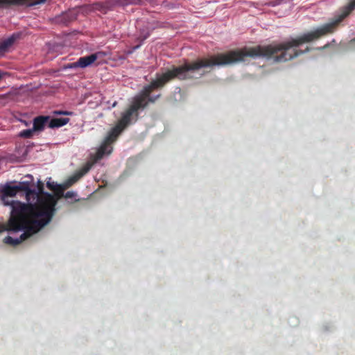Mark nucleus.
<instances>
[{"mask_svg": "<svg viewBox=\"0 0 355 355\" xmlns=\"http://www.w3.org/2000/svg\"><path fill=\"white\" fill-rule=\"evenodd\" d=\"M48 117L39 116L34 119L33 128L35 132L41 131L43 130L45 121L48 119Z\"/></svg>", "mask_w": 355, "mask_h": 355, "instance_id": "obj_6", "label": "nucleus"}, {"mask_svg": "<svg viewBox=\"0 0 355 355\" xmlns=\"http://www.w3.org/2000/svg\"><path fill=\"white\" fill-rule=\"evenodd\" d=\"M76 196H77V194L73 191H68L64 195V197L66 198H76Z\"/></svg>", "mask_w": 355, "mask_h": 355, "instance_id": "obj_11", "label": "nucleus"}, {"mask_svg": "<svg viewBox=\"0 0 355 355\" xmlns=\"http://www.w3.org/2000/svg\"><path fill=\"white\" fill-rule=\"evenodd\" d=\"M34 132H35V131L33 129H29V130H24V131L21 132L19 133V136L22 137L29 138L33 135Z\"/></svg>", "mask_w": 355, "mask_h": 355, "instance_id": "obj_9", "label": "nucleus"}, {"mask_svg": "<svg viewBox=\"0 0 355 355\" xmlns=\"http://www.w3.org/2000/svg\"><path fill=\"white\" fill-rule=\"evenodd\" d=\"M0 200L3 205L12 207L8 220L9 229L25 230L19 238L6 237L5 243L17 245L39 231L35 217V202H40V199L36 191L30 188L28 182L0 186Z\"/></svg>", "mask_w": 355, "mask_h": 355, "instance_id": "obj_2", "label": "nucleus"}, {"mask_svg": "<svg viewBox=\"0 0 355 355\" xmlns=\"http://www.w3.org/2000/svg\"><path fill=\"white\" fill-rule=\"evenodd\" d=\"M12 231V232H19V230H10L8 223L6 225H0V233L3 231Z\"/></svg>", "mask_w": 355, "mask_h": 355, "instance_id": "obj_10", "label": "nucleus"}, {"mask_svg": "<svg viewBox=\"0 0 355 355\" xmlns=\"http://www.w3.org/2000/svg\"><path fill=\"white\" fill-rule=\"evenodd\" d=\"M15 40L14 36L10 37L0 42V53H3L8 50V49L13 44Z\"/></svg>", "mask_w": 355, "mask_h": 355, "instance_id": "obj_7", "label": "nucleus"}, {"mask_svg": "<svg viewBox=\"0 0 355 355\" xmlns=\"http://www.w3.org/2000/svg\"><path fill=\"white\" fill-rule=\"evenodd\" d=\"M105 55V53L104 52L99 51L88 56L80 58L77 62L71 64L70 67L85 68L90 66L96 60H99L98 63H101L103 62Z\"/></svg>", "mask_w": 355, "mask_h": 355, "instance_id": "obj_4", "label": "nucleus"}, {"mask_svg": "<svg viewBox=\"0 0 355 355\" xmlns=\"http://www.w3.org/2000/svg\"><path fill=\"white\" fill-rule=\"evenodd\" d=\"M46 0H5L0 3V6H3L11 3L25 4L28 6H33L37 4L43 3Z\"/></svg>", "mask_w": 355, "mask_h": 355, "instance_id": "obj_5", "label": "nucleus"}, {"mask_svg": "<svg viewBox=\"0 0 355 355\" xmlns=\"http://www.w3.org/2000/svg\"><path fill=\"white\" fill-rule=\"evenodd\" d=\"M69 121L68 118L52 119L49 123L50 128H58L66 125Z\"/></svg>", "mask_w": 355, "mask_h": 355, "instance_id": "obj_8", "label": "nucleus"}, {"mask_svg": "<svg viewBox=\"0 0 355 355\" xmlns=\"http://www.w3.org/2000/svg\"><path fill=\"white\" fill-rule=\"evenodd\" d=\"M174 78H178L180 80L192 78V62H185L182 66L174 67L172 70L157 76V79L152 82L150 85L145 87L141 94L135 98L130 109L123 114L118 124L110 132L104 144L101 145L96 153L91 156L90 160L75 175L62 185L54 182H47L48 188L55 193L53 196L47 193H42L41 189H39V192L36 191L40 199V202H35V217L37 219L38 230L50 221L55 211V206L58 200L63 196V191L87 173L92 166L98 159H101L104 155L111 153L112 148L110 144L115 141L122 130L128 123L132 113L146 105V98L150 93L153 89L162 87L165 83Z\"/></svg>", "mask_w": 355, "mask_h": 355, "instance_id": "obj_1", "label": "nucleus"}, {"mask_svg": "<svg viewBox=\"0 0 355 355\" xmlns=\"http://www.w3.org/2000/svg\"><path fill=\"white\" fill-rule=\"evenodd\" d=\"M355 8V0L349 3L345 8V10L337 19L333 22L327 24L316 30L305 33L303 35L295 39H292L286 42L271 44L268 46H257L255 47H245L241 49L233 51V64L237 62L243 61L245 57H258V56H270L281 53L279 55L275 57V61H287L297 55L288 52L289 49L294 46H298L306 42H311L321 36L332 33L337 24L341 21L349 12Z\"/></svg>", "mask_w": 355, "mask_h": 355, "instance_id": "obj_3", "label": "nucleus"}, {"mask_svg": "<svg viewBox=\"0 0 355 355\" xmlns=\"http://www.w3.org/2000/svg\"><path fill=\"white\" fill-rule=\"evenodd\" d=\"M55 113L58 114H65V115H69L70 114L68 112H56Z\"/></svg>", "mask_w": 355, "mask_h": 355, "instance_id": "obj_13", "label": "nucleus"}, {"mask_svg": "<svg viewBox=\"0 0 355 355\" xmlns=\"http://www.w3.org/2000/svg\"><path fill=\"white\" fill-rule=\"evenodd\" d=\"M6 75L7 73L0 71V80H2Z\"/></svg>", "mask_w": 355, "mask_h": 355, "instance_id": "obj_12", "label": "nucleus"}]
</instances>
